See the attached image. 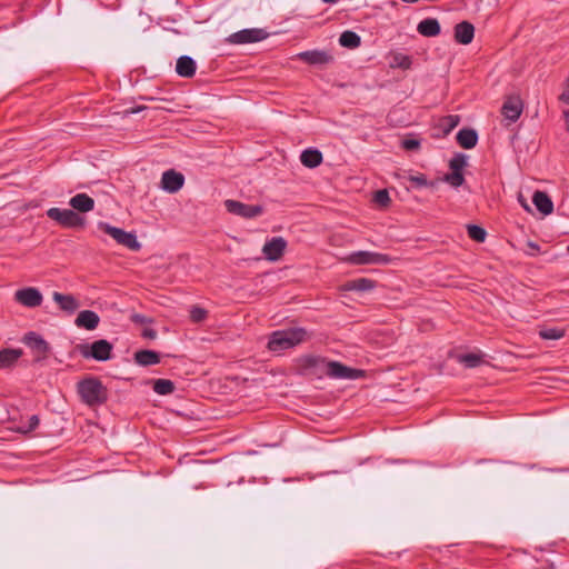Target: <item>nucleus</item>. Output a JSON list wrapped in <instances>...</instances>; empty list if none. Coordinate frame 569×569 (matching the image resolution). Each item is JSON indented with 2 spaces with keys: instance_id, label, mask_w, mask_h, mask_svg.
Instances as JSON below:
<instances>
[{
  "instance_id": "obj_16",
  "label": "nucleus",
  "mask_w": 569,
  "mask_h": 569,
  "mask_svg": "<svg viewBox=\"0 0 569 569\" xmlns=\"http://www.w3.org/2000/svg\"><path fill=\"white\" fill-rule=\"evenodd\" d=\"M455 40L460 44H469L475 37V27L468 21H461L455 26Z\"/></svg>"
},
{
  "instance_id": "obj_29",
  "label": "nucleus",
  "mask_w": 569,
  "mask_h": 569,
  "mask_svg": "<svg viewBox=\"0 0 569 569\" xmlns=\"http://www.w3.org/2000/svg\"><path fill=\"white\" fill-rule=\"evenodd\" d=\"M339 43L341 47H345L348 49H356L360 46L361 38L358 33L347 30L340 34Z\"/></svg>"
},
{
  "instance_id": "obj_39",
  "label": "nucleus",
  "mask_w": 569,
  "mask_h": 569,
  "mask_svg": "<svg viewBox=\"0 0 569 569\" xmlns=\"http://www.w3.org/2000/svg\"><path fill=\"white\" fill-rule=\"evenodd\" d=\"M409 181L412 182L416 187H428L429 186V181L423 173L410 176Z\"/></svg>"
},
{
  "instance_id": "obj_1",
  "label": "nucleus",
  "mask_w": 569,
  "mask_h": 569,
  "mask_svg": "<svg viewBox=\"0 0 569 569\" xmlns=\"http://www.w3.org/2000/svg\"><path fill=\"white\" fill-rule=\"evenodd\" d=\"M297 368L299 373L318 379L327 376L331 379L356 380L366 376L362 369L351 368L339 361L315 355H305L298 358Z\"/></svg>"
},
{
  "instance_id": "obj_7",
  "label": "nucleus",
  "mask_w": 569,
  "mask_h": 569,
  "mask_svg": "<svg viewBox=\"0 0 569 569\" xmlns=\"http://www.w3.org/2000/svg\"><path fill=\"white\" fill-rule=\"evenodd\" d=\"M467 166V156L456 153L449 161L450 173H447L443 180L453 188H459L465 183L462 170Z\"/></svg>"
},
{
  "instance_id": "obj_45",
  "label": "nucleus",
  "mask_w": 569,
  "mask_h": 569,
  "mask_svg": "<svg viewBox=\"0 0 569 569\" xmlns=\"http://www.w3.org/2000/svg\"><path fill=\"white\" fill-rule=\"evenodd\" d=\"M565 118L567 121H569V110L565 111Z\"/></svg>"
},
{
  "instance_id": "obj_42",
  "label": "nucleus",
  "mask_w": 569,
  "mask_h": 569,
  "mask_svg": "<svg viewBox=\"0 0 569 569\" xmlns=\"http://www.w3.org/2000/svg\"><path fill=\"white\" fill-rule=\"evenodd\" d=\"M560 101L569 104V86L566 84L565 90L559 97Z\"/></svg>"
},
{
  "instance_id": "obj_19",
  "label": "nucleus",
  "mask_w": 569,
  "mask_h": 569,
  "mask_svg": "<svg viewBox=\"0 0 569 569\" xmlns=\"http://www.w3.org/2000/svg\"><path fill=\"white\" fill-rule=\"evenodd\" d=\"M52 299L58 303L59 308L68 313H73L79 308V302L72 295H64L61 292H53Z\"/></svg>"
},
{
  "instance_id": "obj_32",
  "label": "nucleus",
  "mask_w": 569,
  "mask_h": 569,
  "mask_svg": "<svg viewBox=\"0 0 569 569\" xmlns=\"http://www.w3.org/2000/svg\"><path fill=\"white\" fill-rule=\"evenodd\" d=\"M412 64L411 58L403 53H396L392 56V59L390 61L391 68H400L402 70L410 69Z\"/></svg>"
},
{
  "instance_id": "obj_23",
  "label": "nucleus",
  "mask_w": 569,
  "mask_h": 569,
  "mask_svg": "<svg viewBox=\"0 0 569 569\" xmlns=\"http://www.w3.org/2000/svg\"><path fill=\"white\" fill-rule=\"evenodd\" d=\"M532 202L545 216L550 214L553 211V203L550 197L543 191H536L532 196Z\"/></svg>"
},
{
  "instance_id": "obj_37",
  "label": "nucleus",
  "mask_w": 569,
  "mask_h": 569,
  "mask_svg": "<svg viewBox=\"0 0 569 569\" xmlns=\"http://www.w3.org/2000/svg\"><path fill=\"white\" fill-rule=\"evenodd\" d=\"M373 200L380 207H387L390 203L389 192L386 189L378 190L375 193Z\"/></svg>"
},
{
  "instance_id": "obj_22",
  "label": "nucleus",
  "mask_w": 569,
  "mask_h": 569,
  "mask_svg": "<svg viewBox=\"0 0 569 569\" xmlns=\"http://www.w3.org/2000/svg\"><path fill=\"white\" fill-rule=\"evenodd\" d=\"M69 204L74 210L80 212H88L94 208V200L87 193H77L70 199Z\"/></svg>"
},
{
  "instance_id": "obj_5",
  "label": "nucleus",
  "mask_w": 569,
  "mask_h": 569,
  "mask_svg": "<svg viewBox=\"0 0 569 569\" xmlns=\"http://www.w3.org/2000/svg\"><path fill=\"white\" fill-rule=\"evenodd\" d=\"M98 228L114 239L117 243L124 246L130 250L138 251L141 248L140 242L132 232H127L123 229L113 227L107 222H99Z\"/></svg>"
},
{
  "instance_id": "obj_31",
  "label": "nucleus",
  "mask_w": 569,
  "mask_h": 569,
  "mask_svg": "<svg viewBox=\"0 0 569 569\" xmlns=\"http://www.w3.org/2000/svg\"><path fill=\"white\" fill-rule=\"evenodd\" d=\"M566 330L562 328H542L539 331V337L543 340H559L565 337Z\"/></svg>"
},
{
  "instance_id": "obj_18",
  "label": "nucleus",
  "mask_w": 569,
  "mask_h": 569,
  "mask_svg": "<svg viewBox=\"0 0 569 569\" xmlns=\"http://www.w3.org/2000/svg\"><path fill=\"white\" fill-rule=\"evenodd\" d=\"M100 322L99 316L92 310L80 311L76 318V326L87 330H94Z\"/></svg>"
},
{
  "instance_id": "obj_14",
  "label": "nucleus",
  "mask_w": 569,
  "mask_h": 569,
  "mask_svg": "<svg viewBox=\"0 0 569 569\" xmlns=\"http://www.w3.org/2000/svg\"><path fill=\"white\" fill-rule=\"evenodd\" d=\"M523 103L519 97H509L502 104L501 113L510 122H516L522 113Z\"/></svg>"
},
{
  "instance_id": "obj_47",
  "label": "nucleus",
  "mask_w": 569,
  "mask_h": 569,
  "mask_svg": "<svg viewBox=\"0 0 569 569\" xmlns=\"http://www.w3.org/2000/svg\"><path fill=\"white\" fill-rule=\"evenodd\" d=\"M566 84L569 86V74H568V78L566 80Z\"/></svg>"
},
{
  "instance_id": "obj_15",
  "label": "nucleus",
  "mask_w": 569,
  "mask_h": 569,
  "mask_svg": "<svg viewBox=\"0 0 569 569\" xmlns=\"http://www.w3.org/2000/svg\"><path fill=\"white\" fill-rule=\"evenodd\" d=\"M297 58L311 66H323L332 61V56L322 50L302 51Z\"/></svg>"
},
{
  "instance_id": "obj_11",
  "label": "nucleus",
  "mask_w": 569,
  "mask_h": 569,
  "mask_svg": "<svg viewBox=\"0 0 569 569\" xmlns=\"http://www.w3.org/2000/svg\"><path fill=\"white\" fill-rule=\"evenodd\" d=\"M268 37V32L264 29L253 28V29H243L238 32L232 33L229 37V41L231 43L242 44V43H252L258 42Z\"/></svg>"
},
{
  "instance_id": "obj_6",
  "label": "nucleus",
  "mask_w": 569,
  "mask_h": 569,
  "mask_svg": "<svg viewBox=\"0 0 569 569\" xmlns=\"http://www.w3.org/2000/svg\"><path fill=\"white\" fill-rule=\"evenodd\" d=\"M47 216L66 228H82L84 219L71 209L50 208Z\"/></svg>"
},
{
  "instance_id": "obj_38",
  "label": "nucleus",
  "mask_w": 569,
  "mask_h": 569,
  "mask_svg": "<svg viewBox=\"0 0 569 569\" xmlns=\"http://www.w3.org/2000/svg\"><path fill=\"white\" fill-rule=\"evenodd\" d=\"M207 318V310L200 307H192L190 310V319L198 323L203 321Z\"/></svg>"
},
{
  "instance_id": "obj_40",
  "label": "nucleus",
  "mask_w": 569,
  "mask_h": 569,
  "mask_svg": "<svg viewBox=\"0 0 569 569\" xmlns=\"http://www.w3.org/2000/svg\"><path fill=\"white\" fill-rule=\"evenodd\" d=\"M419 141L416 139H405L402 141V148L406 150H415L419 148Z\"/></svg>"
},
{
  "instance_id": "obj_20",
  "label": "nucleus",
  "mask_w": 569,
  "mask_h": 569,
  "mask_svg": "<svg viewBox=\"0 0 569 569\" xmlns=\"http://www.w3.org/2000/svg\"><path fill=\"white\" fill-rule=\"evenodd\" d=\"M197 70L196 61L189 56H181L177 60L176 72L183 78H191Z\"/></svg>"
},
{
  "instance_id": "obj_25",
  "label": "nucleus",
  "mask_w": 569,
  "mask_h": 569,
  "mask_svg": "<svg viewBox=\"0 0 569 569\" xmlns=\"http://www.w3.org/2000/svg\"><path fill=\"white\" fill-rule=\"evenodd\" d=\"M323 158L318 149H307L301 152L300 161L307 168H316L321 164Z\"/></svg>"
},
{
  "instance_id": "obj_41",
  "label": "nucleus",
  "mask_w": 569,
  "mask_h": 569,
  "mask_svg": "<svg viewBox=\"0 0 569 569\" xmlns=\"http://www.w3.org/2000/svg\"><path fill=\"white\" fill-rule=\"evenodd\" d=\"M142 337L148 339H154L157 337V331L151 328H144L142 331Z\"/></svg>"
},
{
  "instance_id": "obj_12",
  "label": "nucleus",
  "mask_w": 569,
  "mask_h": 569,
  "mask_svg": "<svg viewBox=\"0 0 569 569\" xmlns=\"http://www.w3.org/2000/svg\"><path fill=\"white\" fill-rule=\"evenodd\" d=\"M287 247V241L282 237H273L267 241L262 248L264 258L269 261L279 260Z\"/></svg>"
},
{
  "instance_id": "obj_21",
  "label": "nucleus",
  "mask_w": 569,
  "mask_h": 569,
  "mask_svg": "<svg viewBox=\"0 0 569 569\" xmlns=\"http://www.w3.org/2000/svg\"><path fill=\"white\" fill-rule=\"evenodd\" d=\"M417 31L423 37H436L440 33V23L435 18L421 20L417 26Z\"/></svg>"
},
{
  "instance_id": "obj_4",
  "label": "nucleus",
  "mask_w": 569,
  "mask_h": 569,
  "mask_svg": "<svg viewBox=\"0 0 569 569\" xmlns=\"http://www.w3.org/2000/svg\"><path fill=\"white\" fill-rule=\"evenodd\" d=\"M112 345L104 339L89 343L78 345L77 349L84 359L107 361L111 358Z\"/></svg>"
},
{
  "instance_id": "obj_44",
  "label": "nucleus",
  "mask_w": 569,
  "mask_h": 569,
  "mask_svg": "<svg viewBox=\"0 0 569 569\" xmlns=\"http://www.w3.org/2000/svg\"><path fill=\"white\" fill-rule=\"evenodd\" d=\"M403 2H407V3H416L418 2L419 0H402Z\"/></svg>"
},
{
  "instance_id": "obj_17",
  "label": "nucleus",
  "mask_w": 569,
  "mask_h": 569,
  "mask_svg": "<svg viewBox=\"0 0 569 569\" xmlns=\"http://www.w3.org/2000/svg\"><path fill=\"white\" fill-rule=\"evenodd\" d=\"M22 341L27 347L41 355H47L50 349L49 343L34 331L26 333Z\"/></svg>"
},
{
  "instance_id": "obj_8",
  "label": "nucleus",
  "mask_w": 569,
  "mask_h": 569,
  "mask_svg": "<svg viewBox=\"0 0 569 569\" xmlns=\"http://www.w3.org/2000/svg\"><path fill=\"white\" fill-rule=\"evenodd\" d=\"M224 207L228 212L244 219H252L264 212L263 207L260 204H248L231 199L224 201Z\"/></svg>"
},
{
  "instance_id": "obj_35",
  "label": "nucleus",
  "mask_w": 569,
  "mask_h": 569,
  "mask_svg": "<svg viewBox=\"0 0 569 569\" xmlns=\"http://www.w3.org/2000/svg\"><path fill=\"white\" fill-rule=\"evenodd\" d=\"M39 423H40L39 417L37 415H32L31 417H29V419L26 423L22 422L18 427V431L21 433H29V432L33 431L34 429H37Z\"/></svg>"
},
{
  "instance_id": "obj_3",
  "label": "nucleus",
  "mask_w": 569,
  "mask_h": 569,
  "mask_svg": "<svg viewBox=\"0 0 569 569\" xmlns=\"http://www.w3.org/2000/svg\"><path fill=\"white\" fill-rule=\"evenodd\" d=\"M81 401L89 407H98L108 400V390L96 377H88L77 383Z\"/></svg>"
},
{
  "instance_id": "obj_30",
  "label": "nucleus",
  "mask_w": 569,
  "mask_h": 569,
  "mask_svg": "<svg viewBox=\"0 0 569 569\" xmlns=\"http://www.w3.org/2000/svg\"><path fill=\"white\" fill-rule=\"evenodd\" d=\"M152 389L161 396L171 395L176 390V385L169 379H157L153 381Z\"/></svg>"
},
{
  "instance_id": "obj_10",
  "label": "nucleus",
  "mask_w": 569,
  "mask_h": 569,
  "mask_svg": "<svg viewBox=\"0 0 569 569\" xmlns=\"http://www.w3.org/2000/svg\"><path fill=\"white\" fill-rule=\"evenodd\" d=\"M348 261L353 264H387L391 258L385 253L356 251L349 254Z\"/></svg>"
},
{
  "instance_id": "obj_2",
  "label": "nucleus",
  "mask_w": 569,
  "mask_h": 569,
  "mask_svg": "<svg viewBox=\"0 0 569 569\" xmlns=\"http://www.w3.org/2000/svg\"><path fill=\"white\" fill-rule=\"evenodd\" d=\"M305 328L295 327L273 331L268 340L267 348L272 352H282L309 339Z\"/></svg>"
},
{
  "instance_id": "obj_43",
  "label": "nucleus",
  "mask_w": 569,
  "mask_h": 569,
  "mask_svg": "<svg viewBox=\"0 0 569 569\" xmlns=\"http://www.w3.org/2000/svg\"><path fill=\"white\" fill-rule=\"evenodd\" d=\"M325 3H336L338 2L339 0H322Z\"/></svg>"
},
{
  "instance_id": "obj_9",
  "label": "nucleus",
  "mask_w": 569,
  "mask_h": 569,
  "mask_svg": "<svg viewBox=\"0 0 569 569\" xmlns=\"http://www.w3.org/2000/svg\"><path fill=\"white\" fill-rule=\"evenodd\" d=\"M13 299L17 303L26 308H37L43 302L41 291L36 287H24L14 292Z\"/></svg>"
},
{
  "instance_id": "obj_24",
  "label": "nucleus",
  "mask_w": 569,
  "mask_h": 569,
  "mask_svg": "<svg viewBox=\"0 0 569 569\" xmlns=\"http://www.w3.org/2000/svg\"><path fill=\"white\" fill-rule=\"evenodd\" d=\"M457 142L465 149H471L478 142V133L473 129L463 128L457 133Z\"/></svg>"
},
{
  "instance_id": "obj_27",
  "label": "nucleus",
  "mask_w": 569,
  "mask_h": 569,
  "mask_svg": "<svg viewBox=\"0 0 569 569\" xmlns=\"http://www.w3.org/2000/svg\"><path fill=\"white\" fill-rule=\"evenodd\" d=\"M20 349H3L0 350V369L12 367L21 357Z\"/></svg>"
},
{
  "instance_id": "obj_13",
  "label": "nucleus",
  "mask_w": 569,
  "mask_h": 569,
  "mask_svg": "<svg viewBox=\"0 0 569 569\" xmlns=\"http://www.w3.org/2000/svg\"><path fill=\"white\" fill-rule=\"evenodd\" d=\"M183 174L173 169L167 170L162 173L161 188L169 193L178 192L183 187Z\"/></svg>"
},
{
  "instance_id": "obj_28",
  "label": "nucleus",
  "mask_w": 569,
  "mask_h": 569,
  "mask_svg": "<svg viewBox=\"0 0 569 569\" xmlns=\"http://www.w3.org/2000/svg\"><path fill=\"white\" fill-rule=\"evenodd\" d=\"M376 287V281L368 278H358L355 280H350L345 284L346 290L352 291H369Z\"/></svg>"
},
{
  "instance_id": "obj_26",
  "label": "nucleus",
  "mask_w": 569,
  "mask_h": 569,
  "mask_svg": "<svg viewBox=\"0 0 569 569\" xmlns=\"http://www.w3.org/2000/svg\"><path fill=\"white\" fill-rule=\"evenodd\" d=\"M134 360L143 367L152 366L160 362V355L153 350H139L134 353Z\"/></svg>"
},
{
  "instance_id": "obj_36",
  "label": "nucleus",
  "mask_w": 569,
  "mask_h": 569,
  "mask_svg": "<svg viewBox=\"0 0 569 569\" xmlns=\"http://www.w3.org/2000/svg\"><path fill=\"white\" fill-rule=\"evenodd\" d=\"M460 121L459 116H447L442 119L441 126L445 133H449L453 128L458 126Z\"/></svg>"
},
{
  "instance_id": "obj_46",
  "label": "nucleus",
  "mask_w": 569,
  "mask_h": 569,
  "mask_svg": "<svg viewBox=\"0 0 569 569\" xmlns=\"http://www.w3.org/2000/svg\"><path fill=\"white\" fill-rule=\"evenodd\" d=\"M142 109H143V107H139V108H137V109L132 110V112H133V113H137L138 111H140V110H142Z\"/></svg>"
},
{
  "instance_id": "obj_33",
  "label": "nucleus",
  "mask_w": 569,
  "mask_h": 569,
  "mask_svg": "<svg viewBox=\"0 0 569 569\" xmlns=\"http://www.w3.org/2000/svg\"><path fill=\"white\" fill-rule=\"evenodd\" d=\"M458 361L467 368H476L482 363V357L477 353H466L458 356Z\"/></svg>"
},
{
  "instance_id": "obj_34",
  "label": "nucleus",
  "mask_w": 569,
  "mask_h": 569,
  "mask_svg": "<svg viewBox=\"0 0 569 569\" xmlns=\"http://www.w3.org/2000/svg\"><path fill=\"white\" fill-rule=\"evenodd\" d=\"M467 232L470 239L477 241V242H483L487 237L486 230L477 224H469L467 227Z\"/></svg>"
}]
</instances>
